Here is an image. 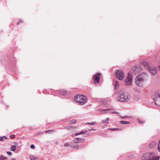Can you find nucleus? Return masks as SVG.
I'll return each mask as SVG.
<instances>
[{
  "mask_svg": "<svg viewBox=\"0 0 160 160\" xmlns=\"http://www.w3.org/2000/svg\"><path fill=\"white\" fill-rule=\"evenodd\" d=\"M60 94L62 95H65L67 93V91L65 90H62L60 91Z\"/></svg>",
  "mask_w": 160,
  "mask_h": 160,
  "instance_id": "nucleus-14",
  "label": "nucleus"
},
{
  "mask_svg": "<svg viewBox=\"0 0 160 160\" xmlns=\"http://www.w3.org/2000/svg\"><path fill=\"white\" fill-rule=\"evenodd\" d=\"M131 98L130 94L127 92H125L119 94L117 97V99L119 102H126Z\"/></svg>",
  "mask_w": 160,
  "mask_h": 160,
  "instance_id": "nucleus-2",
  "label": "nucleus"
},
{
  "mask_svg": "<svg viewBox=\"0 0 160 160\" xmlns=\"http://www.w3.org/2000/svg\"><path fill=\"white\" fill-rule=\"evenodd\" d=\"M119 86V82L117 81H116L115 83V88H117Z\"/></svg>",
  "mask_w": 160,
  "mask_h": 160,
  "instance_id": "nucleus-20",
  "label": "nucleus"
},
{
  "mask_svg": "<svg viewBox=\"0 0 160 160\" xmlns=\"http://www.w3.org/2000/svg\"><path fill=\"white\" fill-rule=\"evenodd\" d=\"M141 64L142 66L148 69L150 67L149 64L146 61L142 62Z\"/></svg>",
  "mask_w": 160,
  "mask_h": 160,
  "instance_id": "nucleus-11",
  "label": "nucleus"
},
{
  "mask_svg": "<svg viewBox=\"0 0 160 160\" xmlns=\"http://www.w3.org/2000/svg\"><path fill=\"white\" fill-rule=\"evenodd\" d=\"M86 131H82L81 132L78 133H75V135L76 136H77L79 135H80L82 134H84L85 133V132H86Z\"/></svg>",
  "mask_w": 160,
  "mask_h": 160,
  "instance_id": "nucleus-19",
  "label": "nucleus"
},
{
  "mask_svg": "<svg viewBox=\"0 0 160 160\" xmlns=\"http://www.w3.org/2000/svg\"><path fill=\"white\" fill-rule=\"evenodd\" d=\"M14 143L16 145L17 144V143L16 142H14Z\"/></svg>",
  "mask_w": 160,
  "mask_h": 160,
  "instance_id": "nucleus-41",
  "label": "nucleus"
},
{
  "mask_svg": "<svg viewBox=\"0 0 160 160\" xmlns=\"http://www.w3.org/2000/svg\"><path fill=\"white\" fill-rule=\"evenodd\" d=\"M36 158L33 156L30 157V159L31 160H36Z\"/></svg>",
  "mask_w": 160,
  "mask_h": 160,
  "instance_id": "nucleus-28",
  "label": "nucleus"
},
{
  "mask_svg": "<svg viewBox=\"0 0 160 160\" xmlns=\"http://www.w3.org/2000/svg\"><path fill=\"white\" fill-rule=\"evenodd\" d=\"M109 118H107L105 120V122L106 123H108L109 120Z\"/></svg>",
  "mask_w": 160,
  "mask_h": 160,
  "instance_id": "nucleus-32",
  "label": "nucleus"
},
{
  "mask_svg": "<svg viewBox=\"0 0 160 160\" xmlns=\"http://www.w3.org/2000/svg\"><path fill=\"white\" fill-rule=\"evenodd\" d=\"M142 70V68L140 66L134 67L131 70V72L133 75H136L141 72Z\"/></svg>",
  "mask_w": 160,
  "mask_h": 160,
  "instance_id": "nucleus-6",
  "label": "nucleus"
},
{
  "mask_svg": "<svg viewBox=\"0 0 160 160\" xmlns=\"http://www.w3.org/2000/svg\"><path fill=\"white\" fill-rule=\"evenodd\" d=\"M87 97L83 95H77L74 97L75 100L81 105H83L87 101Z\"/></svg>",
  "mask_w": 160,
  "mask_h": 160,
  "instance_id": "nucleus-4",
  "label": "nucleus"
},
{
  "mask_svg": "<svg viewBox=\"0 0 160 160\" xmlns=\"http://www.w3.org/2000/svg\"><path fill=\"white\" fill-rule=\"evenodd\" d=\"M153 99L157 105L160 106V90L155 93Z\"/></svg>",
  "mask_w": 160,
  "mask_h": 160,
  "instance_id": "nucleus-5",
  "label": "nucleus"
},
{
  "mask_svg": "<svg viewBox=\"0 0 160 160\" xmlns=\"http://www.w3.org/2000/svg\"><path fill=\"white\" fill-rule=\"evenodd\" d=\"M158 151L160 152V139L158 144Z\"/></svg>",
  "mask_w": 160,
  "mask_h": 160,
  "instance_id": "nucleus-25",
  "label": "nucleus"
},
{
  "mask_svg": "<svg viewBox=\"0 0 160 160\" xmlns=\"http://www.w3.org/2000/svg\"><path fill=\"white\" fill-rule=\"evenodd\" d=\"M4 139H7V138L5 136H3L2 137H0V141H3Z\"/></svg>",
  "mask_w": 160,
  "mask_h": 160,
  "instance_id": "nucleus-18",
  "label": "nucleus"
},
{
  "mask_svg": "<svg viewBox=\"0 0 160 160\" xmlns=\"http://www.w3.org/2000/svg\"><path fill=\"white\" fill-rule=\"evenodd\" d=\"M112 113H115V114H116V113H117V112H112Z\"/></svg>",
  "mask_w": 160,
  "mask_h": 160,
  "instance_id": "nucleus-39",
  "label": "nucleus"
},
{
  "mask_svg": "<svg viewBox=\"0 0 160 160\" xmlns=\"http://www.w3.org/2000/svg\"><path fill=\"white\" fill-rule=\"evenodd\" d=\"M72 147L74 149H78L79 148V146H78L75 145L73 146Z\"/></svg>",
  "mask_w": 160,
  "mask_h": 160,
  "instance_id": "nucleus-31",
  "label": "nucleus"
},
{
  "mask_svg": "<svg viewBox=\"0 0 160 160\" xmlns=\"http://www.w3.org/2000/svg\"><path fill=\"white\" fill-rule=\"evenodd\" d=\"M120 122L122 124H127L129 123V122L127 121H121Z\"/></svg>",
  "mask_w": 160,
  "mask_h": 160,
  "instance_id": "nucleus-15",
  "label": "nucleus"
},
{
  "mask_svg": "<svg viewBox=\"0 0 160 160\" xmlns=\"http://www.w3.org/2000/svg\"><path fill=\"white\" fill-rule=\"evenodd\" d=\"M96 123H97L96 122H91L87 123V124H88L89 125H94L96 124Z\"/></svg>",
  "mask_w": 160,
  "mask_h": 160,
  "instance_id": "nucleus-21",
  "label": "nucleus"
},
{
  "mask_svg": "<svg viewBox=\"0 0 160 160\" xmlns=\"http://www.w3.org/2000/svg\"><path fill=\"white\" fill-rule=\"evenodd\" d=\"M7 153L8 155H11L12 154V153L11 152H9V151H7Z\"/></svg>",
  "mask_w": 160,
  "mask_h": 160,
  "instance_id": "nucleus-33",
  "label": "nucleus"
},
{
  "mask_svg": "<svg viewBox=\"0 0 160 160\" xmlns=\"http://www.w3.org/2000/svg\"><path fill=\"white\" fill-rule=\"evenodd\" d=\"M30 148L32 149H34V145L33 144H32L30 146Z\"/></svg>",
  "mask_w": 160,
  "mask_h": 160,
  "instance_id": "nucleus-34",
  "label": "nucleus"
},
{
  "mask_svg": "<svg viewBox=\"0 0 160 160\" xmlns=\"http://www.w3.org/2000/svg\"><path fill=\"white\" fill-rule=\"evenodd\" d=\"M40 133V134H43V133H42V132H41Z\"/></svg>",
  "mask_w": 160,
  "mask_h": 160,
  "instance_id": "nucleus-42",
  "label": "nucleus"
},
{
  "mask_svg": "<svg viewBox=\"0 0 160 160\" xmlns=\"http://www.w3.org/2000/svg\"><path fill=\"white\" fill-rule=\"evenodd\" d=\"M69 145V143L68 142V143H66L64 145V146L65 147H67V146H68Z\"/></svg>",
  "mask_w": 160,
  "mask_h": 160,
  "instance_id": "nucleus-35",
  "label": "nucleus"
},
{
  "mask_svg": "<svg viewBox=\"0 0 160 160\" xmlns=\"http://www.w3.org/2000/svg\"><path fill=\"white\" fill-rule=\"evenodd\" d=\"M7 159V158L5 157L3 155H0V160H5Z\"/></svg>",
  "mask_w": 160,
  "mask_h": 160,
  "instance_id": "nucleus-16",
  "label": "nucleus"
},
{
  "mask_svg": "<svg viewBox=\"0 0 160 160\" xmlns=\"http://www.w3.org/2000/svg\"><path fill=\"white\" fill-rule=\"evenodd\" d=\"M10 160H16V159L14 158H12L10 159Z\"/></svg>",
  "mask_w": 160,
  "mask_h": 160,
  "instance_id": "nucleus-37",
  "label": "nucleus"
},
{
  "mask_svg": "<svg viewBox=\"0 0 160 160\" xmlns=\"http://www.w3.org/2000/svg\"><path fill=\"white\" fill-rule=\"evenodd\" d=\"M156 145V142H152L149 145L148 147L149 148H152L154 147Z\"/></svg>",
  "mask_w": 160,
  "mask_h": 160,
  "instance_id": "nucleus-13",
  "label": "nucleus"
},
{
  "mask_svg": "<svg viewBox=\"0 0 160 160\" xmlns=\"http://www.w3.org/2000/svg\"><path fill=\"white\" fill-rule=\"evenodd\" d=\"M109 110V109H107L106 110H102L101 111V112L102 113H105L106 112H105L106 111H108Z\"/></svg>",
  "mask_w": 160,
  "mask_h": 160,
  "instance_id": "nucleus-24",
  "label": "nucleus"
},
{
  "mask_svg": "<svg viewBox=\"0 0 160 160\" xmlns=\"http://www.w3.org/2000/svg\"><path fill=\"white\" fill-rule=\"evenodd\" d=\"M116 75L117 78L120 80H122L124 77V74L123 71L118 70L116 72Z\"/></svg>",
  "mask_w": 160,
  "mask_h": 160,
  "instance_id": "nucleus-8",
  "label": "nucleus"
},
{
  "mask_svg": "<svg viewBox=\"0 0 160 160\" xmlns=\"http://www.w3.org/2000/svg\"><path fill=\"white\" fill-rule=\"evenodd\" d=\"M16 149V147L15 145H12L11 148V150L12 151H14Z\"/></svg>",
  "mask_w": 160,
  "mask_h": 160,
  "instance_id": "nucleus-17",
  "label": "nucleus"
},
{
  "mask_svg": "<svg viewBox=\"0 0 160 160\" xmlns=\"http://www.w3.org/2000/svg\"><path fill=\"white\" fill-rule=\"evenodd\" d=\"M159 69L160 70V65L158 67Z\"/></svg>",
  "mask_w": 160,
  "mask_h": 160,
  "instance_id": "nucleus-40",
  "label": "nucleus"
},
{
  "mask_svg": "<svg viewBox=\"0 0 160 160\" xmlns=\"http://www.w3.org/2000/svg\"><path fill=\"white\" fill-rule=\"evenodd\" d=\"M105 123V120H102L101 121L100 123L103 124V123Z\"/></svg>",
  "mask_w": 160,
  "mask_h": 160,
  "instance_id": "nucleus-36",
  "label": "nucleus"
},
{
  "mask_svg": "<svg viewBox=\"0 0 160 160\" xmlns=\"http://www.w3.org/2000/svg\"><path fill=\"white\" fill-rule=\"evenodd\" d=\"M82 139L81 138H76L73 140L75 143H80L82 141Z\"/></svg>",
  "mask_w": 160,
  "mask_h": 160,
  "instance_id": "nucleus-12",
  "label": "nucleus"
},
{
  "mask_svg": "<svg viewBox=\"0 0 160 160\" xmlns=\"http://www.w3.org/2000/svg\"><path fill=\"white\" fill-rule=\"evenodd\" d=\"M159 157L155 156L153 152L146 153L141 157L142 160H159Z\"/></svg>",
  "mask_w": 160,
  "mask_h": 160,
  "instance_id": "nucleus-3",
  "label": "nucleus"
},
{
  "mask_svg": "<svg viewBox=\"0 0 160 160\" xmlns=\"http://www.w3.org/2000/svg\"><path fill=\"white\" fill-rule=\"evenodd\" d=\"M73 127H70L69 126H68L64 128L65 129H70V128H73Z\"/></svg>",
  "mask_w": 160,
  "mask_h": 160,
  "instance_id": "nucleus-26",
  "label": "nucleus"
},
{
  "mask_svg": "<svg viewBox=\"0 0 160 160\" xmlns=\"http://www.w3.org/2000/svg\"><path fill=\"white\" fill-rule=\"evenodd\" d=\"M108 129L112 130V131H114V130H121L120 129H119V128H109Z\"/></svg>",
  "mask_w": 160,
  "mask_h": 160,
  "instance_id": "nucleus-22",
  "label": "nucleus"
},
{
  "mask_svg": "<svg viewBox=\"0 0 160 160\" xmlns=\"http://www.w3.org/2000/svg\"><path fill=\"white\" fill-rule=\"evenodd\" d=\"M15 138V135L14 134H12L10 136V138L11 139H13Z\"/></svg>",
  "mask_w": 160,
  "mask_h": 160,
  "instance_id": "nucleus-30",
  "label": "nucleus"
},
{
  "mask_svg": "<svg viewBox=\"0 0 160 160\" xmlns=\"http://www.w3.org/2000/svg\"><path fill=\"white\" fill-rule=\"evenodd\" d=\"M148 69L151 73L153 75H155L157 73V69L155 68L150 67Z\"/></svg>",
  "mask_w": 160,
  "mask_h": 160,
  "instance_id": "nucleus-10",
  "label": "nucleus"
},
{
  "mask_svg": "<svg viewBox=\"0 0 160 160\" xmlns=\"http://www.w3.org/2000/svg\"><path fill=\"white\" fill-rule=\"evenodd\" d=\"M100 74L97 73L93 77V79L95 82L96 83H99V80H100Z\"/></svg>",
  "mask_w": 160,
  "mask_h": 160,
  "instance_id": "nucleus-9",
  "label": "nucleus"
},
{
  "mask_svg": "<svg viewBox=\"0 0 160 160\" xmlns=\"http://www.w3.org/2000/svg\"><path fill=\"white\" fill-rule=\"evenodd\" d=\"M149 78L148 74L142 72L138 75L135 79L136 85L138 87H142L148 81Z\"/></svg>",
  "mask_w": 160,
  "mask_h": 160,
  "instance_id": "nucleus-1",
  "label": "nucleus"
},
{
  "mask_svg": "<svg viewBox=\"0 0 160 160\" xmlns=\"http://www.w3.org/2000/svg\"><path fill=\"white\" fill-rule=\"evenodd\" d=\"M53 132V130H47V131H46L45 132H46V133H50L52 132Z\"/></svg>",
  "mask_w": 160,
  "mask_h": 160,
  "instance_id": "nucleus-27",
  "label": "nucleus"
},
{
  "mask_svg": "<svg viewBox=\"0 0 160 160\" xmlns=\"http://www.w3.org/2000/svg\"><path fill=\"white\" fill-rule=\"evenodd\" d=\"M76 121L75 120H73L70 121V122L71 123L75 124L76 122Z\"/></svg>",
  "mask_w": 160,
  "mask_h": 160,
  "instance_id": "nucleus-29",
  "label": "nucleus"
},
{
  "mask_svg": "<svg viewBox=\"0 0 160 160\" xmlns=\"http://www.w3.org/2000/svg\"><path fill=\"white\" fill-rule=\"evenodd\" d=\"M137 121L140 124H143L145 122L144 121H142L141 120H140L139 119H138Z\"/></svg>",
  "mask_w": 160,
  "mask_h": 160,
  "instance_id": "nucleus-23",
  "label": "nucleus"
},
{
  "mask_svg": "<svg viewBox=\"0 0 160 160\" xmlns=\"http://www.w3.org/2000/svg\"><path fill=\"white\" fill-rule=\"evenodd\" d=\"M92 131H95V129H89V131H92Z\"/></svg>",
  "mask_w": 160,
  "mask_h": 160,
  "instance_id": "nucleus-38",
  "label": "nucleus"
},
{
  "mask_svg": "<svg viewBox=\"0 0 160 160\" xmlns=\"http://www.w3.org/2000/svg\"><path fill=\"white\" fill-rule=\"evenodd\" d=\"M132 76L131 74L128 73L127 78L125 80V84L126 85H131L132 83Z\"/></svg>",
  "mask_w": 160,
  "mask_h": 160,
  "instance_id": "nucleus-7",
  "label": "nucleus"
}]
</instances>
